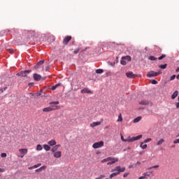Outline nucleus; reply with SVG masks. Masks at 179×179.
<instances>
[{
  "mask_svg": "<svg viewBox=\"0 0 179 179\" xmlns=\"http://www.w3.org/2000/svg\"><path fill=\"white\" fill-rule=\"evenodd\" d=\"M125 171V167L121 168L120 166H116L114 169L112 170V173L109 178H113V177H116V176L120 175L121 173H124Z\"/></svg>",
  "mask_w": 179,
  "mask_h": 179,
  "instance_id": "1",
  "label": "nucleus"
},
{
  "mask_svg": "<svg viewBox=\"0 0 179 179\" xmlns=\"http://www.w3.org/2000/svg\"><path fill=\"white\" fill-rule=\"evenodd\" d=\"M159 75H162V71L155 72L154 71H151L148 73L147 78H155L159 76Z\"/></svg>",
  "mask_w": 179,
  "mask_h": 179,
  "instance_id": "2",
  "label": "nucleus"
},
{
  "mask_svg": "<svg viewBox=\"0 0 179 179\" xmlns=\"http://www.w3.org/2000/svg\"><path fill=\"white\" fill-rule=\"evenodd\" d=\"M50 107L52 111H54V110H59V108H61L60 106L52 105V104H55V105L59 104V101H58L50 102Z\"/></svg>",
  "mask_w": 179,
  "mask_h": 179,
  "instance_id": "3",
  "label": "nucleus"
},
{
  "mask_svg": "<svg viewBox=\"0 0 179 179\" xmlns=\"http://www.w3.org/2000/svg\"><path fill=\"white\" fill-rule=\"evenodd\" d=\"M103 146H104V141H99L94 143L92 145V148L94 149H99V148H103Z\"/></svg>",
  "mask_w": 179,
  "mask_h": 179,
  "instance_id": "4",
  "label": "nucleus"
},
{
  "mask_svg": "<svg viewBox=\"0 0 179 179\" xmlns=\"http://www.w3.org/2000/svg\"><path fill=\"white\" fill-rule=\"evenodd\" d=\"M31 72V70H26L24 71H21L20 73H17V76H22L23 78H26L27 75H29V73Z\"/></svg>",
  "mask_w": 179,
  "mask_h": 179,
  "instance_id": "5",
  "label": "nucleus"
},
{
  "mask_svg": "<svg viewBox=\"0 0 179 179\" xmlns=\"http://www.w3.org/2000/svg\"><path fill=\"white\" fill-rule=\"evenodd\" d=\"M19 152L20 153V155L18 156L19 157H21V159H23L25 155H27V148H21L19 150Z\"/></svg>",
  "mask_w": 179,
  "mask_h": 179,
  "instance_id": "6",
  "label": "nucleus"
},
{
  "mask_svg": "<svg viewBox=\"0 0 179 179\" xmlns=\"http://www.w3.org/2000/svg\"><path fill=\"white\" fill-rule=\"evenodd\" d=\"M118 162V158L111 157V159L109 160V162L107 163V166H111Z\"/></svg>",
  "mask_w": 179,
  "mask_h": 179,
  "instance_id": "7",
  "label": "nucleus"
},
{
  "mask_svg": "<svg viewBox=\"0 0 179 179\" xmlns=\"http://www.w3.org/2000/svg\"><path fill=\"white\" fill-rule=\"evenodd\" d=\"M126 76H127L129 79H135V78H136V74H134L132 71H129L126 73Z\"/></svg>",
  "mask_w": 179,
  "mask_h": 179,
  "instance_id": "8",
  "label": "nucleus"
},
{
  "mask_svg": "<svg viewBox=\"0 0 179 179\" xmlns=\"http://www.w3.org/2000/svg\"><path fill=\"white\" fill-rule=\"evenodd\" d=\"M80 93L83 94H93V91L89 90V88H84L81 90Z\"/></svg>",
  "mask_w": 179,
  "mask_h": 179,
  "instance_id": "9",
  "label": "nucleus"
},
{
  "mask_svg": "<svg viewBox=\"0 0 179 179\" xmlns=\"http://www.w3.org/2000/svg\"><path fill=\"white\" fill-rule=\"evenodd\" d=\"M71 40H72V36H68L64 38L63 44H64V45H66L68 43H69Z\"/></svg>",
  "mask_w": 179,
  "mask_h": 179,
  "instance_id": "10",
  "label": "nucleus"
},
{
  "mask_svg": "<svg viewBox=\"0 0 179 179\" xmlns=\"http://www.w3.org/2000/svg\"><path fill=\"white\" fill-rule=\"evenodd\" d=\"M53 156L56 159H59V157H61V156H62V152L61 151H57V152L55 151V152H53Z\"/></svg>",
  "mask_w": 179,
  "mask_h": 179,
  "instance_id": "11",
  "label": "nucleus"
},
{
  "mask_svg": "<svg viewBox=\"0 0 179 179\" xmlns=\"http://www.w3.org/2000/svg\"><path fill=\"white\" fill-rule=\"evenodd\" d=\"M44 64V60L39 61L34 67V69H39L40 66Z\"/></svg>",
  "mask_w": 179,
  "mask_h": 179,
  "instance_id": "12",
  "label": "nucleus"
},
{
  "mask_svg": "<svg viewBox=\"0 0 179 179\" xmlns=\"http://www.w3.org/2000/svg\"><path fill=\"white\" fill-rule=\"evenodd\" d=\"M142 135H138L136 137H130V142H134V141H139L142 138Z\"/></svg>",
  "mask_w": 179,
  "mask_h": 179,
  "instance_id": "13",
  "label": "nucleus"
},
{
  "mask_svg": "<svg viewBox=\"0 0 179 179\" xmlns=\"http://www.w3.org/2000/svg\"><path fill=\"white\" fill-rule=\"evenodd\" d=\"M142 135H138L136 137H130V142H134V141H139L142 138Z\"/></svg>",
  "mask_w": 179,
  "mask_h": 179,
  "instance_id": "14",
  "label": "nucleus"
},
{
  "mask_svg": "<svg viewBox=\"0 0 179 179\" xmlns=\"http://www.w3.org/2000/svg\"><path fill=\"white\" fill-rule=\"evenodd\" d=\"M34 79L36 82H38L39 80H41V76L40 74L34 73Z\"/></svg>",
  "mask_w": 179,
  "mask_h": 179,
  "instance_id": "15",
  "label": "nucleus"
},
{
  "mask_svg": "<svg viewBox=\"0 0 179 179\" xmlns=\"http://www.w3.org/2000/svg\"><path fill=\"white\" fill-rule=\"evenodd\" d=\"M61 148V145H59V144L56 145L52 148L51 151L52 152V153H54V152H57L58 150V148Z\"/></svg>",
  "mask_w": 179,
  "mask_h": 179,
  "instance_id": "16",
  "label": "nucleus"
},
{
  "mask_svg": "<svg viewBox=\"0 0 179 179\" xmlns=\"http://www.w3.org/2000/svg\"><path fill=\"white\" fill-rule=\"evenodd\" d=\"M99 125H101V122H92L90 124V127H92V128H94V127H97Z\"/></svg>",
  "mask_w": 179,
  "mask_h": 179,
  "instance_id": "17",
  "label": "nucleus"
},
{
  "mask_svg": "<svg viewBox=\"0 0 179 179\" xmlns=\"http://www.w3.org/2000/svg\"><path fill=\"white\" fill-rule=\"evenodd\" d=\"M48 143L50 146H55V145H57V141H55V140H51L48 141Z\"/></svg>",
  "mask_w": 179,
  "mask_h": 179,
  "instance_id": "18",
  "label": "nucleus"
},
{
  "mask_svg": "<svg viewBox=\"0 0 179 179\" xmlns=\"http://www.w3.org/2000/svg\"><path fill=\"white\" fill-rule=\"evenodd\" d=\"M122 59H124L125 61H127V62H131V56H125V57H122Z\"/></svg>",
  "mask_w": 179,
  "mask_h": 179,
  "instance_id": "19",
  "label": "nucleus"
},
{
  "mask_svg": "<svg viewBox=\"0 0 179 179\" xmlns=\"http://www.w3.org/2000/svg\"><path fill=\"white\" fill-rule=\"evenodd\" d=\"M43 113H50V111H52V109H51V108L49 106L47 108H44L43 109Z\"/></svg>",
  "mask_w": 179,
  "mask_h": 179,
  "instance_id": "20",
  "label": "nucleus"
},
{
  "mask_svg": "<svg viewBox=\"0 0 179 179\" xmlns=\"http://www.w3.org/2000/svg\"><path fill=\"white\" fill-rule=\"evenodd\" d=\"M178 96V91H175L173 94L171 95L172 100H174Z\"/></svg>",
  "mask_w": 179,
  "mask_h": 179,
  "instance_id": "21",
  "label": "nucleus"
},
{
  "mask_svg": "<svg viewBox=\"0 0 179 179\" xmlns=\"http://www.w3.org/2000/svg\"><path fill=\"white\" fill-rule=\"evenodd\" d=\"M164 143V138H160L159 141L157 143V146H160Z\"/></svg>",
  "mask_w": 179,
  "mask_h": 179,
  "instance_id": "22",
  "label": "nucleus"
},
{
  "mask_svg": "<svg viewBox=\"0 0 179 179\" xmlns=\"http://www.w3.org/2000/svg\"><path fill=\"white\" fill-rule=\"evenodd\" d=\"M121 139L123 142H131V136H129L127 139H124V136H121Z\"/></svg>",
  "mask_w": 179,
  "mask_h": 179,
  "instance_id": "23",
  "label": "nucleus"
},
{
  "mask_svg": "<svg viewBox=\"0 0 179 179\" xmlns=\"http://www.w3.org/2000/svg\"><path fill=\"white\" fill-rule=\"evenodd\" d=\"M43 148L45 149V150H46V152L51 150V147H50V145L47 144L43 145Z\"/></svg>",
  "mask_w": 179,
  "mask_h": 179,
  "instance_id": "24",
  "label": "nucleus"
},
{
  "mask_svg": "<svg viewBox=\"0 0 179 179\" xmlns=\"http://www.w3.org/2000/svg\"><path fill=\"white\" fill-rule=\"evenodd\" d=\"M139 104H141V106H148V104H149V101H141L139 102Z\"/></svg>",
  "mask_w": 179,
  "mask_h": 179,
  "instance_id": "25",
  "label": "nucleus"
},
{
  "mask_svg": "<svg viewBox=\"0 0 179 179\" xmlns=\"http://www.w3.org/2000/svg\"><path fill=\"white\" fill-rule=\"evenodd\" d=\"M141 120H142V117L138 116L134 120V123L136 124V122H139V121H141Z\"/></svg>",
  "mask_w": 179,
  "mask_h": 179,
  "instance_id": "26",
  "label": "nucleus"
},
{
  "mask_svg": "<svg viewBox=\"0 0 179 179\" xmlns=\"http://www.w3.org/2000/svg\"><path fill=\"white\" fill-rule=\"evenodd\" d=\"M144 143H141L140 145V148H141V149H146V148H148V145L147 144H143Z\"/></svg>",
  "mask_w": 179,
  "mask_h": 179,
  "instance_id": "27",
  "label": "nucleus"
},
{
  "mask_svg": "<svg viewBox=\"0 0 179 179\" xmlns=\"http://www.w3.org/2000/svg\"><path fill=\"white\" fill-rule=\"evenodd\" d=\"M59 86H61V83L56 84L55 85L52 86L51 89L52 90H55L57 87H59Z\"/></svg>",
  "mask_w": 179,
  "mask_h": 179,
  "instance_id": "28",
  "label": "nucleus"
},
{
  "mask_svg": "<svg viewBox=\"0 0 179 179\" xmlns=\"http://www.w3.org/2000/svg\"><path fill=\"white\" fill-rule=\"evenodd\" d=\"M117 122H122V115H121V113H120V115H118V119H117Z\"/></svg>",
  "mask_w": 179,
  "mask_h": 179,
  "instance_id": "29",
  "label": "nucleus"
},
{
  "mask_svg": "<svg viewBox=\"0 0 179 179\" xmlns=\"http://www.w3.org/2000/svg\"><path fill=\"white\" fill-rule=\"evenodd\" d=\"M152 173H153V172H145V173H143V176L146 178V177H150V174H152Z\"/></svg>",
  "mask_w": 179,
  "mask_h": 179,
  "instance_id": "30",
  "label": "nucleus"
},
{
  "mask_svg": "<svg viewBox=\"0 0 179 179\" xmlns=\"http://www.w3.org/2000/svg\"><path fill=\"white\" fill-rule=\"evenodd\" d=\"M111 159V157H107L106 159H103L102 161H101V163H106V162H110V159Z\"/></svg>",
  "mask_w": 179,
  "mask_h": 179,
  "instance_id": "31",
  "label": "nucleus"
},
{
  "mask_svg": "<svg viewBox=\"0 0 179 179\" xmlns=\"http://www.w3.org/2000/svg\"><path fill=\"white\" fill-rule=\"evenodd\" d=\"M148 59H150V61H156L157 59V58L155 57V56H150L148 57Z\"/></svg>",
  "mask_w": 179,
  "mask_h": 179,
  "instance_id": "32",
  "label": "nucleus"
},
{
  "mask_svg": "<svg viewBox=\"0 0 179 179\" xmlns=\"http://www.w3.org/2000/svg\"><path fill=\"white\" fill-rule=\"evenodd\" d=\"M159 68L161 69H166V68H167V64L159 65Z\"/></svg>",
  "mask_w": 179,
  "mask_h": 179,
  "instance_id": "33",
  "label": "nucleus"
},
{
  "mask_svg": "<svg viewBox=\"0 0 179 179\" xmlns=\"http://www.w3.org/2000/svg\"><path fill=\"white\" fill-rule=\"evenodd\" d=\"M103 72H104V70L101 69H98L96 70V73H103Z\"/></svg>",
  "mask_w": 179,
  "mask_h": 179,
  "instance_id": "34",
  "label": "nucleus"
},
{
  "mask_svg": "<svg viewBox=\"0 0 179 179\" xmlns=\"http://www.w3.org/2000/svg\"><path fill=\"white\" fill-rule=\"evenodd\" d=\"M120 64L121 65H127V61H125V59H122Z\"/></svg>",
  "mask_w": 179,
  "mask_h": 179,
  "instance_id": "35",
  "label": "nucleus"
},
{
  "mask_svg": "<svg viewBox=\"0 0 179 179\" xmlns=\"http://www.w3.org/2000/svg\"><path fill=\"white\" fill-rule=\"evenodd\" d=\"M36 150H43V146H41L40 144L37 145Z\"/></svg>",
  "mask_w": 179,
  "mask_h": 179,
  "instance_id": "36",
  "label": "nucleus"
},
{
  "mask_svg": "<svg viewBox=\"0 0 179 179\" xmlns=\"http://www.w3.org/2000/svg\"><path fill=\"white\" fill-rule=\"evenodd\" d=\"M6 89H8V87H5L3 88H0V94L3 93V92H5V90H6Z\"/></svg>",
  "mask_w": 179,
  "mask_h": 179,
  "instance_id": "37",
  "label": "nucleus"
},
{
  "mask_svg": "<svg viewBox=\"0 0 179 179\" xmlns=\"http://www.w3.org/2000/svg\"><path fill=\"white\" fill-rule=\"evenodd\" d=\"M152 138H147L144 141L143 143H148L149 142H151Z\"/></svg>",
  "mask_w": 179,
  "mask_h": 179,
  "instance_id": "38",
  "label": "nucleus"
},
{
  "mask_svg": "<svg viewBox=\"0 0 179 179\" xmlns=\"http://www.w3.org/2000/svg\"><path fill=\"white\" fill-rule=\"evenodd\" d=\"M163 58H166V55H162L161 57H158V59L160 61L163 59Z\"/></svg>",
  "mask_w": 179,
  "mask_h": 179,
  "instance_id": "39",
  "label": "nucleus"
},
{
  "mask_svg": "<svg viewBox=\"0 0 179 179\" xmlns=\"http://www.w3.org/2000/svg\"><path fill=\"white\" fill-rule=\"evenodd\" d=\"M151 83H152V85H157V81L156 80H152L151 81Z\"/></svg>",
  "mask_w": 179,
  "mask_h": 179,
  "instance_id": "40",
  "label": "nucleus"
},
{
  "mask_svg": "<svg viewBox=\"0 0 179 179\" xmlns=\"http://www.w3.org/2000/svg\"><path fill=\"white\" fill-rule=\"evenodd\" d=\"M6 156H8V155L5 152H3V153L1 154V157H6Z\"/></svg>",
  "mask_w": 179,
  "mask_h": 179,
  "instance_id": "41",
  "label": "nucleus"
},
{
  "mask_svg": "<svg viewBox=\"0 0 179 179\" xmlns=\"http://www.w3.org/2000/svg\"><path fill=\"white\" fill-rule=\"evenodd\" d=\"M174 79H176V75L173 74L172 76H171L170 80H174Z\"/></svg>",
  "mask_w": 179,
  "mask_h": 179,
  "instance_id": "42",
  "label": "nucleus"
},
{
  "mask_svg": "<svg viewBox=\"0 0 179 179\" xmlns=\"http://www.w3.org/2000/svg\"><path fill=\"white\" fill-rule=\"evenodd\" d=\"M40 166H41V164H36L33 167H34V169H37V167H40Z\"/></svg>",
  "mask_w": 179,
  "mask_h": 179,
  "instance_id": "43",
  "label": "nucleus"
},
{
  "mask_svg": "<svg viewBox=\"0 0 179 179\" xmlns=\"http://www.w3.org/2000/svg\"><path fill=\"white\" fill-rule=\"evenodd\" d=\"M35 96H36V97H38L39 96H41V92H37L35 94Z\"/></svg>",
  "mask_w": 179,
  "mask_h": 179,
  "instance_id": "44",
  "label": "nucleus"
},
{
  "mask_svg": "<svg viewBox=\"0 0 179 179\" xmlns=\"http://www.w3.org/2000/svg\"><path fill=\"white\" fill-rule=\"evenodd\" d=\"M159 165L152 166L151 169H159Z\"/></svg>",
  "mask_w": 179,
  "mask_h": 179,
  "instance_id": "45",
  "label": "nucleus"
},
{
  "mask_svg": "<svg viewBox=\"0 0 179 179\" xmlns=\"http://www.w3.org/2000/svg\"><path fill=\"white\" fill-rule=\"evenodd\" d=\"M173 143H179V138H178V139H176V140H175V141H173Z\"/></svg>",
  "mask_w": 179,
  "mask_h": 179,
  "instance_id": "46",
  "label": "nucleus"
},
{
  "mask_svg": "<svg viewBox=\"0 0 179 179\" xmlns=\"http://www.w3.org/2000/svg\"><path fill=\"white\" fill-rule=\"evenodd\" d=\"M128 176H129V173H125L124 175H123V177H128Z\"/></svg>",
  "mask_w": 179,
  "mask_h": 179,
  "instance_id": "47",
  "label": "nucleus"
},
{
  "mask_svg": "<svg viewBox=\"0 0 179 179\" xmlns=\"http://www.w3.org/2000/svg\"><path fill=\"white\" fill-rule=\"evenodd\" d=\"M176 108H179V101L176 102Z\"/></svg>",
  "mask_w": 179,
  "mask_h": 179,
  "instance_id": "48",
  "label": "nucleus"
},
{
  "mask_svg": "<svg viewBox=\"0 0 179 179\" xmlns=\"http://www.w3.org/2000/svg\"><path fill=\"white\" fill-rule=\"evenodd\" d=\"M79 52V49L74 50V54H78Z\"/></svg>",
  "mask_w": 179,
  "mask_h": 179,
  "instance_id": "49",
  "label": "nucleus"
},
{
  "mask_svg": "<svg viewBox=\"0 0 179 179\" xmlns=\"http://www.w3.org/2000/svg\"><path fill=\"white\" fill-rule=\"evenodd\" d=\"M145 176H144V175H143V176H140L139 178H138V179H145Z\"/></svg>",
  "mask_w": 179,
  "mask_h": 179,
  "instance_id": "50",
  "label": "nucleus"
},
{
  "mask_svg": "<svg viewBox=\"0 0 179 179\" xmlns=\"http://www.w3.org/2000/svg\"><path fill=\"white\" fill-rule=\"evenodd\" d=\"M104 177H106V176H104V175H101L100 176H99V178L101 179V178H104Z\"/></svg>",
  "mask_w": 179,
  "mask_h": 179,
  "instance_id": "51",
  "label": "nucleus"
},
{
  "mask_svg": "<svg viewBox=\"0 0 179 179\" xmlns=\"http://www.w3.org/2000/svg\"><path fill=\"white\" fill-rule=\"evenodd\" d=\"M48 69H50V66H46V68H45V71L47 72V71H48Z\"/></svg>",
  "mask_w": 179,
  "mask_h": 179,
  "instance_id": "52",
  "label": "nucleus"
},
{
  "mask_svg": "<svg viewBox=\"0 0 179 179\" xmlns=\"http://www.w3.org/2000/svg\"><path fill=\"white\" fill-rule=\"evenodd\" d=\"M3 171H5V169L0 168V172H1V173H3Z\"/></svg>",
  "mask_w": 179,
  "mask_h": 179,
  "instance_id": "53",
  "label": "nucleus"
},
{
  "mask_svg": "<svg viewBox=\"0 0 179 179\" xmlns=\"http://www.w3.org/2000/svg\"><path fill=\"white\" fill-rule=\"evenodd\" d=\"M33 85H34L33 83H29V87H31V86H33Z\"/></svg>",
  "mask_w": 179,
  "mask_h": 179,
  "instance_id": "54",
  "label": "nucleus"
},
{
  "mask_svg": "<svg viewBox=\"0 0 179 179\" xmlns=\"http://www.w3.org/2000/svg\"><path fill=\"white\" fill-rule=\"evenodd\" d=\"M43 169H45V166H43L39 168V170H43Z\"/></svg>",
  "mask_w": 179,
  "mask_h": 179,
  "instance_id": "55",
  "label": "nucleus"
},
{
  "mask_svg": "<svg viewBox=\"0 0 179 179\" xmlns=\"http://www.w3.org/2000/svg\"><path fill=\"white\" fill-rule=\"evenodd\" d=\"M137 164H138V166L141 165V162H137L136 164V166Z\"/></svg>",
  "mask_w": 179,
  "mask_h": 179,
  "instance_id": "56",
  "label": "nucleus"
},
{
  "mask_svg": "<svg viewBox=\"0 0 179 179\" xmlns=\"http://www.w3.org/2000/svg\"><path fill=\"white\" fill-rule=\"evenodd\" d=\"M31 169H34V167L31 166V167L29 168V170H31Z\"/></svg>",
  "mask_w": 179,
  "mask_h": 179,
  "instance_id": "57",
  "label": "nucleus"
},
{
  "mask_svg": "<svg viewBox=\"0 0 179 179\" xmlns=\"http://www.w3.org/2000/svg\"><path fill=\"white\" fill-rule=\"evenodd\" d=\"M176 79L179 80V74L176 76Z\"/></svg>",
  "mask_w": 179,
  "mask_h": 179,
  "instance_id": "58",
  "label": "nucleus"
},
{
  "mask_svg": "<svg viewBox=\"0 0 179 179\" xmlns=\"http://www.w3.org/2000/svg\"><path fill=\"white\" fill-rule=\"evenodd\" d=\"M36 171H41V170L40 169H38L36 170Z\"/></svg>",
  "mask_w": 179,
  "mask_h": 179,
  "instance_id": "59",
  "label": "nucleus"
},
{
  "mask_svg": "<svg viewBox=\"0 0 179 179\" xmlns=\"http://www.w3.org/2000/svg\"><path fill=\"white\" fill-rule=\"evenodd\" d=\"M152 169H153V168H152V166H151V167L148 168V170H152Z\"/></svg>",
  "mask_w": 179,
  "mask_h": 179,
  "instance_id": "60",
  "label": "nucleus"
},
{
  "mask_svg": "<svg viewBox=\"0 0 179 179\" xmlns=\"http://www.w3.org/2000/svg\"><path fill=\"white\" fill-rule=\"evenodd\" d=\"M95 179H101L100 177L96 178Z\"/></svg>",
  "mask_w": 179,
  "mask_h": 179,
  "instance_id": "61",
  "label": "nucleus"
},
{
  "mask_svg": "<svg viewBox=\"0 0 179 179\" xmlns=\"http://www.w3.org/2000/svg\"><path fill=\"white\" fill-rule=\"evenodd\" d=\"M131 167H132V165H130V166H129V169H131Z\"/></svg>",
  "mask_w": 179,
  "mask_h": 179,
  "instance_id": "62",
  "label": "nucleus"
},
{
  "mask_svg": "<svg viewBox=\"0 0 179 179\" xmlns=\"http://www.w3.org/2000/svg\"><path fill=\"white\" fill-rule=\"evenodd\" d=\"M179 137V134H178L177 136H176V138H178Z\"/></svg>",
  "mask_w": 179,
  "mask_h": 179,
  "instance_id": "63",
  "label": "nucleus"
},
{
  "mask_svg": "<svg viewBox=\"0 0 179 179\" xmlns=\"http://www.w3.org/2000/svg\"><path fill=\"white\" fill-rule=\"evenodd\" d=\"M110 65L112 66H114V64H110Z\"/></svg>",
  "mask_w": 179,
  "mask_h": 179,
  "instance_id": "64",
  "label": "nucleus"
}]
</instances>
